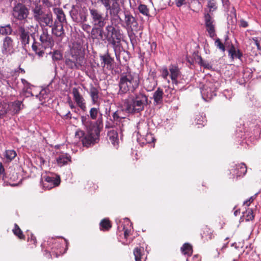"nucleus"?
I'll return each instance as SVG.
<instances>
[{
	"label": "nucleus",
	"instance_id": "aec40b11",
	"mask_svg": "<svg viewBox=\"0 0 261 261\" xmlns=\"http://www.w3.org/2000/svg\"><path fill=\"white\" fill-rule=\"evenodd\" d=\"M169 70L170 72V77L173 82L175 84H177V78L180 75V72L178 67L175 65H171L169 67Z\"/></svg>",
	"mask_w": 261,
	"mask_h": 261
},
{
	"label": "nucleus",
	"instance_id": "4d7b16f0",
	"mask_svg": "<svg viewBox=\"0 0 261 261\" xmlns=\"http://www.w3.org/2000/svg\"><path fill=\"white\" fill-rule=\"evenodd\" d=\"M0 177L4 179L5 177V168L1 162H0Z\"/></svg>",
	"mask_w": 261,
	"mask_h": 261
},
{
	"label": "nucleus",
	"instance_id": "69168bd1",
	"mask_svg": "<svg viewBox=\"0 0 261 261\" xmlns=\"http://www.w3.org/2000/svg\"><path fill=\"white\" fill-rule=\"evenodd\" d=\"M253 40L254 41V43L256 45V47H257V48L258 49V50H260L261 49V46L260 45V44L257 40V38H253Z\"/></svg>",
	"mask_w": 261,
	"mask_h": 261
},
{
	"label": "nucleus",
	"instance_id": "680f3d73",
	"mask_svg": "<svg viewBox=\"0 0 261 261\" xmlns=\"http://www.w3.org/2000/svg\"><path fill=\"white\" fill-rule=\"evenodd\" d=\"M150 47V50L151 52H154L156 48V44L155 42H153L151 43H148Z\"/></svg>",
	"mask_w": 261,
	"mask_h": 261
},
{
	"label": "nucleus",
	"instance_id": "423d86ee",
	"mask_svg": "<svg viewBox=\"0 0 261 261\" xmlns=\"http://www.w3.org/2000/svg\"><path fill=\"white\" fill-rule=\"evenodd\" d=\"M29 13V9L24 4L20 3H17L14 6L11 11L12 23L15 25L28 23Z\"/></svg>",
	"mask_w": 261,
	"mask_h": 261
},
{
	"label": "nucleus",
	"instance_id": "5701e85b",
	"mask_svg": "<svg viewBox=\"0 0 261 261\" xmlns=\"http://www.w3.org/2000/svg\"><path fill=\"white\" fill-rule=\"evenodd\" d=\"M33 40L34 42L32 45V50L39 57H43L44 55V49L46 48H44V47L42 45V44L40 42L36 41L35 38Z\"/></svg>",
	"mask_w": 261,
	"mask_h": 261
},
{
	"label": "nucleus",
	"instance_id": "c9c22d12",
	"mask_svg": "<svg viewBox=\"0 0 261 261\" xmlns=\"http://www.w3.org/2000/svg\"><path fill=\"white\" fill-rule=\"evenodd\" d=\"M99 226L100 229L102 231H108L112 227L110 221L107 219H102L100 222Z\"/></svg>",
	"mask_w": 261,
	"mask_h": 261
},
{
	"label": "nucleus",
	"instance_id": "bf43d9fd",
	"mask_svg": "<svg viewBox=\"0 0 261 261\" xmlns=\"http://www.w3.org/2000/svg\"><path fill=\"white\" fill-rule=\"evenodd\" d=\"M82 28L83 30L87 32H89L91 27V25L89 24L84 23V22L82 23Z\"/></svg>",
	"mask_w": 261,
	"mask_h": 261
},
{
	"label": "nucleus",
	"instance_id": "f8f14e48",
	"mask_svg": "<svg viewBox=\"0 0 261 261\" xmlns=\"http://www.w3.org/2000/svg\"><path fill=\"white\" fill-rule=\"evenodd\" d=\"M39 40L44 48H51L55 45V41L52 35L48 33V29L42 28Z\"/></svg>",
	"mask_w": 261,
	"mask_h": 261
},
{
	"label": "nucleus",
	"instance_id": "c03bdc74",
	"mask_svg": "<svg viewBox=\"0 0 261 261\" xmlns=\"http://www.w3.org/2000/svg\"><path fill=\"white\" fill-rule=\"evenodd\" d=\"M16 153L14 150H8L5 152L6 158L9 160L12 161L16 156Z\"/></svg>",
	"mask_w": 261,
	"mask_h": 261
},
{
	"label": "nucleus",
	"instance_id": "0e129e2a",
	"mask_svg": "<svg viewBox=\"0 0 261 261\" xmlns=\"http://www.w3.org/2000/svg\"><path fill=\"white\" fill-rule=\"evenodd\" d=\"M21 82H22V84L25 87H27V89H28L29 88H30L31 84L27 80H25V79H21Z\"/></svg>",
	"mask_w": 261,
	"mask_h": 261
},
{
	"label": "nucleus",
	"instance_id": "20e7f679",
	"mask_svg": "<svg viewBox=\"0 0 261 261\" xmlns=\"http://www.w3.org/2000/svg\"><path fill=\"white\" fill-rule=\"evenodd\" d=\"M139 75L132 71L129 67L127 66L126 71L122 72L120 75L119 94L133 93L139 87Z\"/></svg>",
	"mask_w": 261,
	"mask_h": 261
},
{
	"label": "nucleus",
	"instance_id": "c756f323",
	"mask_svg": "<svg viewBox=\"0 0 261 261\" xmlns=\"http://www.w3.org/2000/svg\"><path fill=\"white\" fill-rule=\"evenodd\" d=\"M118 135L116 130L114 129L111 130L108 133V138L109 141L114 146L118 143Z\"/></svg>",
	"mask_w": 261,
	"mask_h": 261
},
{
	"label": "nucleus",
	"instance_id": "6e6d98bb",
	"mask_svg": "<svg viewBox=\"0 0 261 261\" xmlns=\"http://www.w3.org/2000/svg\"><path fill=\"white\" fill-rule=\"evenodd\" d=\"M169 75V71L167 67H164L162 69V75L164 79H167Z\"/></svg>",
	"mask_w": 261,
	"mask_h": 261
},
{
	"label": "nucleus",
	"instance_id": "f257e3e1",
	"mask_svg": "<svg viewBox=\"0 0 261 261\" xmlns=\"http://www.w3.org/2000/svg\"><path fill=\"white\" fill-rule=\"evenodd\" d=\"M96 122L90 120L88 116H81L82 124L85 126L87 133L82 130L77 132L75 136L80 138L84 146L89 147L94 145L99 141V125L102 124V114Z\"/></svg>",
	"mask_w": 261,
	"mask_h": 261
},
{
	"label": "nucleus",
	"instance_id": "49530a36",
	"mask_svg": "<svg viewBox=\"0 0 261 261\" xmlns=\"http://www.w3.org/2000/svg\"><path fill=\"white\" fill-rule=\"evenodd\" d=\"M215 45L218 48L221 50L222 52L224 53L225 51V46L221 42V40L219 38H217L216 39L215 41Z\"/></svg>",
	"mask_w": 261,
	"mask_h": 261
},
{
	"label": "nucleus",
	"instance_id": "58836bf2",
	"mask_svg": "<svg viewBox=\"0 0 261 261\" xmlns=\"http://www.w3.org/2000/svg\"><path fill=\"white\" fill-rule=\"evenodd\" d=\"M13 232L19 239L23 240H25V236L23 234L22 231L16 223L14 224V228L13 229Z\"/></svg>",
	"mask_w": 261,
	"mask_h": 261
},
{
	"label": "nucleus",
	"instance_id": "72a5a7b5",
	"mask_svg": "<svg viewBox=\"0 0 261 261\" xmlns=\"http://www.w3.org/2000/svg\"><path fill=\"white\" fill-rule=\"evenodd\" d=\"M44 178L45 181L53 185V187L58 186L60 184V178L58 177L45 176Z\"/></svg>",
	"mask_w": 261,
	"mask_h": 261
},
{
	"label": "nucleus",
	"instance_id": "9d476101",
	"mask_svg": "<svg viewBox=\"0 0 261 261\" xmlns=\"http://www.w3.org/2000/svg\"><path fill=\"white\" fill-rule=\"evenodd\" d=\"M220 87V84L217 81H208L203 86L201 90L203 98L208 101L216 95V91Z\"/></svg>",
	"mask_w": 261,
	"mask_h": 261
},
{
	"label": "nucleus",
	"instance_id": "3c124183",
	"mask_svg": "<svg viewBox=\"0 0 261 261\" xmlns=\"http://www.w3.org/2000/svg\"><path fill=\"white\" fill-rule=\"evenodd\" d=\"M199 65L203 67L205 69H212V65L208 62L203 60V59H202L201 63H199Z\"/></svg>",
	"mask_w": 261,
	"mask_h": 261
},
{
	"label": "nucleus",
	"instance_id": "cd10ccee",
	"mask_svg": "<svg viewBox=\"0 0 261 261\" xmlns=\"http://www.w3.org/2000/svg\"><path fill=\"white\" fill-rule=\"evenodd\" d=\"M138 133L145 140V142H143L144 143L150 144L154 141V138L152 135L151 133H145V131H143L140 126L138 127Z\"/></svg>",
	"mask_w": 261,
	"mask_h": 261
},
{
	"label": "nucleus",
	"instance_id": "774afa93",
	"mask_svg": "<svg viewBox=\"0 0 261 261\" xmlns=\"http://www.w3.org/2000/svg\"><path fill=\"white\" fill-rule=\"evenodd\" d=\"M123 229H124V238L125 239H126L129 236L130 231L128 229H125L124 228Z\"/></svg>",
	"mask_w": 261,
	"mask_h": 261
},
{
	"label": "nucleus",
	"instance_id": "a18cd8bd",
	"mask_svg": "<svg viewBox=\"0 0 261 261\" xmlns=\"http://www.w3.org/2000/svg\"><path fill=\"white\" fill-rule=\"evenodd\" d=\"M120 113H121V110H117L113 114V121L115 122L116 124L118 123L122 122L121 119V116H120Z\"/></svg>",
	"mask_w": 261,
	"mask_h": 261
},
{
	"label": "nucleus",
	"instance_id": "a19ab883",
	"mask_svg": "<svg viewBox=\"0 0 261 261\" xmlns=\"http://www.w3.org/2000/svg\"><path fill=\"white\" fill-rule=\"evenodd\" d=\"M139 12L142 15L148 16L149 15V10L147 6L144 4H140L138 7Z\"/></svg>",
	"mask_w": 261,
	"mask_h": 261
},
{
	"label": "nucleus",
	"instance_id": "a211bd4d",
	"mask_svg": "<svg viewBox=\"0 0 261 261\" xmlns=\"http://www.w3.org/2000/svg\"><path fill=\"white\" fill-rule=\"evenodd\" d=\"M51 28L52 34L57 37H60L63 38L65 35L64 30L63 29V24L59 23L57 21H55L53 23V27H50Z\"/></svg>",
	"mask_w": 261,
	"mask_h": 261
},
{
	"label": "nucleus",
	"instance_id": "473e14b6",
	"mask_svg": "<svg viewBox=\"0 0 261 261\" xmlns=\"http://www.w3.org/2000/svg\"><path fill=\"white\" fill-rule=\"evenodd\" d=\"M13 29L10 24L0 26V34L9 36L8 35H11Z\"/></svg>",
	"mask_w": 261,
	"mask_h": 261
},
{
	"label": "nucleus",
	"instance_id": "7c9ffc66",
	"mask_svg": "<svg viewBox=\"0 0 261 261\" xmlns=\"http://www.w3.org/2000/svg\"><path fill=\"white\" fill-rule=\"evenodd\" d=\"M163 90L160 88H158L153 95L154 102L156 104H161L163 101Z\"/></svg>",
	"mask_w": 261,
	"mask_h": 261
},
{
	"label": "nucleus",
	"instance_id": "5fc2aeb1",
	"mask_svg": "<svg viewBox=\"0 0 261 261\" xmlns=\"http://www.w3.org/2000/svg\"><path fill=\"white\" fill-rule=\"evenodd\" d=\"M174 3L176 6L178 8L186 4V0H174Z\"/></svg>",
	"mask_w": 261,
	"mask_h": 261
},
{
	"label": "nucleus",
	"instance_id": "c85d7f7f",
	"mask_svg": "<svg viewBox=\"0 0 261 261\" xmlns=\"http://www.w3.org/2000/svg\"><path fill=\"white\" fill-rule=\"evenodd\" d=\"M234 172L238 177L244 176L247 172V166L244 163L236 165Z\"/></svg>",
	"mask_w": 261,
	"mask_h": 261
},
{
	"label": "nucleus",
	"instance_id": "13d9d810",
	"mask_svg": "<svg viewBox=\"0 0 261 261\" xmlns=\"http://www.w3.org/2000/svg\"><path fill=\"white\" fill-rule=\"evenodd\" d=\"M28 241L32 242L34 245H36L37 243L36 237L32 233L31 234L30 236L28 237Z\"/></svg>",
	"mask_w": 261,
	"mask_h": 261
},
{
	"label": "nucleus",
	"instance_id": "6e6552de",
	"mask_svg": "<svg viewBox=\"0 0 261 261\" xmlns=\"http://www.w3.org/2000/svg\"><path fill=\"white\" fill-rule=\"evenodd\" d=\"M89 16L92 26L98 27L101 30L107 24L108 16L105 15L100 10L94 8H89Z\"/></svg>",
	"mask_w": 261,
	"mask_h": 261
},
{
	"label": "nucleus",
	"instance_id": "39448f33",
	"mask_svg": "<svg viewBox=\"0 0 261 261\" xmlns=\"http://www.w3.org/2000/svg\"><path fill=\"white\" fill-rule=\"evenodd\" d=\"M147 96L140 93L136 94L135 97L131 100H125L123 108L128 113H140L144 110L145 106L147 105Z\"/></svg>",
	"mask_w": 261,
	"mask_h": 261
},
{
	"label": "nucleus",
	"instance_id": "0eeeda50",
	"mask_svg": "<svg viewBox=\"0 0 261 261\" xmlns=\"http://www.w3.org/2000/svg\"><path fill=\"white\" fill-rule=\"evenodd\" d=\"M27 24H18L15 25L17 27L16 33L19 37V39L23 46L29 45L30 42V38L33 40L35 38V33H32V29H35L34 25H30L26 27Z\"/></svg>",
	"mask_w": 261,
	"mask_h": 261
},
{
	"label": "nucleus",
	"instance_id": "a878e982",
	"mask_svg": "<svg viewBox=\"0 0 261 261\" xmlns=\"http://www.w3.org/2000/svg\"><path fill=\"white\" fill-rule=\"evenodd\" d=\"M100 59L102 61L101 64H103V67L106 66V68L108 69L112 68L113 62L114 59L111 58L109 54H107L103 56H101Z\"/></svg>",
	"mask_w": 261,
	"mask_h": 261
},
{
	"label": "nucleus",
	"instance_id": "6ab92c4d",
	"mask_svg": "<svg viewBox=\"0 0 261 261\" xmlns=\"http://www.w3.org/2000/svg\"><path fill=\"white\" fill-rule=\"evenodd\" d=\"M23 108L24 105L22 103V101L19 100H16L11 102L8 107L9 111H11L12 115L18 114Z\"/></svg>",
	"mask_w": 261,
	"mask_h": 261
},
{
	"label": "nucleus",
	"instance_id": "864d4df0",
	"mask_svg": "<svg viewBox=\"0 0 261 261\" xmlns=\"http://www.w3.org/2000/svg\"><path fill=\"white\" fill-rule=\"evenodd\" d=\"M8 110L5 107H3L0 110V118H3L8 113Z\"/></svg>",
	"mask_w": 261,
	"mask_h": 261
},
{
	"label": "nucleus",
	"instance_id": "4be33fe9",
	"mask_svg": "<svg viewBox=\"0 0 261 261\" xmlns=\"http://www.w3.org/2000/svg\"><path fill=\"white\" fill-rule=\"evenodd\" d=\"M230 46L228 49V56L230 57L231 60H234L235 58H238L240 60H242L243 57V54L240 49H236L234 45L231 43L230 45H228Z\"/></svg>",
	"mask_w": 261,
	"mask_h": 261
},
{
	"label": "nucleus",
	"instance_id": "052dcab7",
	"mask_svg": "<svg viewBox=\"0 0 261 261\" xmlns=\"http://www.w3.org/2000/svg\"><path fill=\"white\" fill-rule=\"evenodd\" d=\"M43 5L47 8H50L53 6V4L49 0H42L41 1Z\"/></svg>",
	"mask_w": 261,
	"mask_h": 261
},
{
	"label": "nucleus",
	"instance_id": "de8ad7c7",
	"mask_svg": "<svg viewBox=\"0 0 261 261\" xmlns=\"http://www.w3.org/2000/svg\"><path fill=\"white\" fill-rule=\"evenodd\" d=\"M191 58L194 60L195 63H197L198 64L199 63H201L202 62V58L201 56L199 55V52L198 51H195L193 53Z\"/></svg>",
	"mask_w": 261,
	"mask_h": 261
},
{
	"label": "nucleus",
	"instance_id": "4468645a",
	"mask_svg": "<svg viewBox=\"0 0 261 261\" xmlns=\"http://www.w3.org/2000/svg\"><path fill=\"white\" fill-rule=\"evenodd\" d=\"M205 25L210 37L214 38L216 36L215 31V20L209 13L204 15Z\"/></svg>",
	"mask_w": 261,
	"mask_h": 261
},
{
	"label": "nucleus",
	"instance_id": "8fccbe9b",
	"mask_svg": "<svg viewBox=\"0 0 261 261\" xmlns=\"http://www.w3.org/2000/svg\"><path fill=\"white\" fill-rule=\"evenodd\" d=\"M197 122L196 124L198 125V127L199 128L201 126H204L205 124L206 121L204 120L201 116H198L196 118Z\"/></svg>",
	"mask_w": 261,
	"mask_h": 261
},
{
	"label": "nucleus",
	"instance_id": "2eb2a0df",
	"mask_svg": "<svg viewBox=\"0 0 261 261\" xmlns=\"http://www.w3.org/2000/svg\"><path fill=\"white\" fill-rule=\"evenodd\" d=\"M72 93L73 97V99L76 102L77 106L83 112L87 111V107L85 100L83 96L80 94L77 88L74 87L72 89Z\"/></svg>",
	"mask_w": 261,
	"mask_h": 261
},
{
	"label": "nucleus",
	"instance_id": "ea45409f",
	"mask_svg": "<svg viewBox=\"0 0 261 261\" xmlns=\"http://www.w3.org/2000/svg\"><path fill=\"white\" fill-rule=\"evenodd\" d=\"M143 251L144 249L142 247H136L134 249V254L136 261H141Z\"/></svg>",
	"mask_w": 261,
	"mask_h": 261
},
{
	"label": "nucleus",
	"instance_id": "1a4fd4ad",
	"mask_svg": "<svg viewBox=\"0 0 261 261\" xmlns=\"http://www.w3.org/2000/svg\"><path fill=\"white\" fill-rule=\"evenodd\" d=\"M123 14L124 16V20L121 23H123L124 27L128 30H131V32H128V36L130 38L131 43L134 46L137 43V41L135 38V34L133 32V28L137 27L138 25L137 21L135 17H134L130 12L128 11H124Z\"/></svg>",
	"mask_w": 261,
	"mask_h": 261
},
{
	"label": "nucleus",
	"instance_id": "2f4dec72",
	"mask_svg": "<svg viewBox=\"0 0 261 261\" xmlns=\"http://www.w3.org/2000/svg\"><path fill=\"white\" fill-rule=\"evenodd\" d=\"M57 162L59 166H62L71 162V157L68 154H61L57 158Z\"/></svg>",
	"mask_w": 261,
	"mask_h": 261
},
{
	"label": "nucleus",
	"instance_id": "412c9836",
	"mask_svg": "<svg viewBox=\"0 0 261 261\" xmlns=\"http://www.w3.org/2000/svg\"><path fill=\"white\" fill-rule=\"evenodd\" d=\"M53 12L56 16L57 21L59 23H67V20L64 12L61 8H55L53 9Z\"/></svg>",
	"mask_w": 261,
	"mask_h": 261
},
{
	"label": "nucleus",
	"instance_id": "37998d69",
	"mask_svg": "<svg viewBox=\"0 0 261 261\" xmlns=\"http://www.w3.org/2000/svg\"><path fill=\"white\" fill-rule=\"evenodd\" d=\"M243 217L245 219L246 221H249L254 219L253 210L252 209H248L245 212L243 213Z\"/></svg>",
	"mask_w": 261,
	"mask_h": 261
},
{
	"label": "nucleus",
	"instance_id": "bb28decb",
	"mask_svg": "<svg viewBox=\"0 0 261 261\" xmlns=\"http://www.w3.org/2000/svg\"><path fill=\"white\" fill-rule=\"evenodd\" d=\"M89 93L91 98L92 102L93 105L96 104L99 98V91L98 89L91 85L89 89Z\"/></svg>",
	"mask_w": 261,
	"mask_h": 261
},
{
	"label": "nucleus",
	"instance_id": "603ef678",
	"mask_svg": "<svg viewBox=\"0 0 261 261\" xmlns=\"http://www.w3.org/2000/svg\"><path fill=\"white\" fill-rule=\"evenodd\" d=\"M257 194H255L254 195L250 197L248 199L245 201L244 202V205H246L247 206H249L250 203L252 202L255 199Z\"/></svg>",
	"mask_w": 261,
	"mask_h": 261
},
{
	"label": "nucleus",
	"instance_id": "7ed1b4c3",
	"mask_svg": "<svg viewBox=\"0 0 261 261\" xmlns=\"http://www.w3.org/2000/svg\"><path fill=\"white\" fill-rule=\"evenodd\" d=\"M119 22H110L100 31V39L108 42V45L112 47L115 52L121 45L123 34Z\"/></svg>",
	"mask_w": 261,
	"mask_h": 261
},
{
	"label": "nucleus",
	"instance_id": "f704fd0d",
	"mask_svg": "<svg viewBox=\"0 0 261 261\" xmlns=\"http://www.w3.org/2000/svg\"><path fill=\"white\" fill-rule=\"evenodd\" d=\"M99 113V108L93 107L90 110L89 115H87L85 116H88L90 120L92 121V120H96L97 118L98 115Z\"/></svg>",
	"mask_w": 261,
	"mask_h": 261
},
{
	"label": "nucleus",
	"instance_id": "f3484780",
	"mask_svg": "<svg viewBox=\"0 0 261 261\" xmlns=\"http://www.w3.org/2000/svg\"><path fill=\"white\" fill-rule=\"evenodd\" d=\"M31 11L34 19L37 22L45 13L43 10L42 6L38 3H36L34 6L32 7Z\"/></svg>",
	"mask_w": 261,
	"mask_h": 261
},
{
	"label": "nucleus",
	"instance_id": "393cba45",
	"mask_svg": "<svg viewBox=\"0 0 261 261\" xmlns=\"http://www.w3.org/2000/svg\"><path fill=\"white\" fill-rule=\"evenodd\" d=\"M201 236L204 242L208 241L214 237L213 231L212 230L207 226H204L202 228V231L201 233Z\"/></svg>",
	"mask_w": 261,
	"mask_h": 261
},
{
	"label": "nucleus",
	"instance_id": "e433bc0d",
	"mask_svg": "<svg viewBox=\"0 0 261 261\" xmlns=\"http://www.w3.org/2000/svg\"><path fill=\"white\" fill-rule=\"evenodd\" d=\"M181 252L188 256H190L192 254V247L189 243H185L180 248Z\"/></svg>",
	"mask_w": 261,
	"mask_h": 261
},
{
	"label": "nucleus",
	"instance_id": "dca6fc26",
	"mask_svg": "<svg viewBox=\"0 0 261 261\" xmlns=\"http://www.w3.org/2000/svg\"><path fill=\"white\" fill-rule=\"evenodd\" d=\"M54 22L51 13H45L37 21L42 29L45 28V27H53Z\"/></svg>",
	"mask_w": 261,
	"mask_h": 261
},
{
	"label": "nucleus",
	"instance_id": "4c0bfd02",
	"mask_svg": "<svg viewBox=\"0 0 261 261\" xmlns=\"http://www.w3.org/2000/svg\"><path fill=\"white\" fill-rule=\"evenodd\" d=\"M100 31L101 29L99 27L93 26L91 32L92 38L93 39H100Z\"/></svg>",
	"mask_w": 261,
	"mask_h": 261
},
{
	"label": "nucleus",
	"instance_id": "338daca9",
	"mask_svg": "<svg viewBox=\"0 0 261 261\" xmlns=\"http://www.w3.org/2000/svg\"><path fill=\"white\" fill-rule=\"evenodd\" d=\"M68 104L69 105V107L71 109H76L75 106L74 105L73 102L71 101V99H69L68 101Z\"/></svg>",
	"mask_w": 261,
	"mask_h": 261
},
{
	"label": "nucleus",
	"instance_id": "09e8293b",
	"mask_svg": "<svg viewBox=\"0 0 261 261\" xmlns=\"http://www.w3.org/2000/svg\"><path fill=\"white\" fill-rule=\"evenodd\" d=\"M207 7L210 9V11H214L217 9L216 2L215 0H210L207 2Z\"/></svg>",
	"mask_w": 261,
	"mask_h": 261
},
{
	"label": "nucleus",
	"instance_id": "f03ea898",
	"mask_svg": "<svg viewBox=\"0 0 261 261\" xmlns=\"http://www.w3.org/2000/svg\"><path fill=\"white\" fill-rule=\"evenodd\" d=\"M85 54V48L82 44L80 42H73L70 50L65 54V65L69 69H83L87 61Z\"/></svg>",
	"mask_w": 261,
	"mask_h": 261
},
{
	"label": "nucleus",
	"instance_id": "ddd939ff",
	"mask_svg": "<svg viewBox=\"0 0 261 261\" xmlns=\"http://www.w3.org/2000/svg\"><path fill=\"white\" fill-rule=\"evenodd\" d=\"M14 42L13 39L10 36H6L3 41L2 52L5 55H11L14 53Z\"/></svg>",
	"mask_w": 261,
	"mask_h": 261
},
{
	"label": "nucleus",
	"instance_id": "79ce46f5",
	"mask_svg": "<svg viewBox=\"0 0 261 261\" xmlns=\"http://www.w3.org/2000/svg\"><path fill=\"white\" fill-rule=\"evenodd\" d=\"M50 54L52 55V59L54 61H59L63 59V55L60 50H54L53 52H50Z\"/></svg>",
	"mask_w": 261,
	"mask_h": 261
},
{
	"label": "nucleus",
	"instance_id": "e2e57ef3",
	"mask_svg": "<svg viewBox=\"0 0 261 261\" xmlns=\"http://www.w3.org/2000/svg\"><path fill=\"white\" fill-rule=\"evenodd\" d=\"M240 25L243 28H247L248 26V23L245 20L241 19Z\"/></svg>",
	"mask_w": 261,
	"mask_h": 261
},
{
	"label": "nucleus",
	"instance_id": "9b49d317",
	"mask_svg": "<svg viewBox=\"0 0 261 261\" xmlns=\"http://www.w3.org/2000/svg\"><path fill=\"white\" fill-rule=\"evenodd\" d=\"M72 20L77 23H83L87 21V16L85 12L81 11L76 5H72L69 12Z\"/></svg>",
	"mask_w": 261,
	"mask_h": 261
},
{
	"label": "nucleus",
	"instance_id": "b1692460",
	"mask_svg": "<svg viewBox=\"0 0 261 261\" xmlns=\"http://www.w3.org/2000/svg\"><path fill=\"white\" fill-rule=\"evenodd\" d=\"M157 86V81L154 77L149 76L144 82V87L147 91H152Z\"/></svg>",
	"mask_w": 261,
	"mask_h": 261
}]
</instances>
